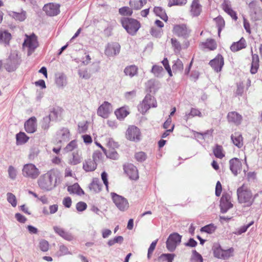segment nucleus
<instances>
[{"label": "nucleus", "instance_id": "33", "mask_svg": "<svg viewBox=\"0 0 262 262\" xmlns=\"http://www.w3.org/2000/svg\"><path fill=\"white\" fill-rule=\"evenodd\" d=\"M222 6L223 10L234 20H236L237 19V16L236 12L232 9L230 5H229L226 2H224Z\"/></svg>", "mask_w": 262, "mask_h": 262}, {"label": "nucleus", "instance_id": "9", "mask_svg": "<svg viewBox=\"0 0 262 262\" xmlns=\"http://www.w3.org/2000/svg\"><path fill=\"white\" fill-rule=\"evenodd\" d=\"M172 32L176 35L186 39L189 37L191 30L186 24H182L174 25Z\"/></svg>", "mask_w": 262, "mask_h": 262}, {"label": "nucleus", "instance_id": "18", "mask_svg": "<svg viewBox=\"0 0 262 262\" xmlns=\"http://www.w3.org/2000/svg\"><path fill=\"white\" fill-rule=\"evenodd\" d=\"M70 133L67 128H62L57 132L56 140L59 143L67 142L69 140Z\"/></svg>", "mask_w": 262, "mask_h": 262}, {"label": "nucleus", "instance_id": "54", "mask_svg": "<svg viewBox=\"0 0 262 262\" xmlns=\"http://www.w3.org/2000/svg\"><path fill=\"white\" fill-rule=\"evenodd\" d=\"M215 227L213 224H209L204 227H202L201 229V231L202 232H205L207 233L211 234L213 233L215 230Z\"/></svg>", "mask_w": 262, "mask_h": 262}, {"label": "nucleus", "instance_id": "16", "mask_svg": "<svg viewBox=\"0 0 262 262\" xmlns=\"http://www.w3.org/2000/svg\"><path fill=\"white\" fill-rule=\"evenodd\" d=\"M60 6L54 3H49L45 5L43 10L49 16H55L59 14Z\"/></svg>", "mask_w": 262, "mask_h": 262}, {"label": "nucleus", "instance_id": "14", "mask_svg": "<svg viewBox=\"0 0 262 262\" xmlns=\"http://www.w3.org/2000/svg\"><path fill=\"white\" fill-rule=\"evenodd\" d=\"M111 104L104 101L98 108L97 115L103 118H107L112 112Z\"/></svg>", "mask_w": 262, "mask_h": 262}, {"label": "nucleus", "instance_id": "12", "mask_svg": "<svg viewBox=\"0 0 262 262\" xmlns=\"http://www.w3.org/2000/svg\"><path fill=\"white\" fill-rule=\"evenodd\" d=\"M19 61L17 55L16 54H11L7 59L4 66L7 71L12 72L16 70Z\"/></svg>", "mask_w": 262, "mask_h": 262}, {"label": "nucleus", "instance_id": "42", "mask_svg": "<svg viewBox=\"0 0 262 262\" xmlns=\"http://www.w3.org/2000/svg\"><path fill=\"white\" fill-rule=\"evenodd\" d=\"M115 114L119 120H122L128 114V112L123 107L120 108L115 111Z\"/></svg>", "mask_w": 262, "mask_h": 262}, {"label": "nucleus", "instance_id": "58", "mask_svg": "<svg viewBox=\"0 0 262 262\" xmlns=\"http://www.w3.org/2000/svg\"><path fill=\"white\" fill-rule=\"evenodd\" d=\"M151 71L156 76L158 77L163 71V69L161 66L155 65L152 67Z\"/></svg>", "mask_w": 262, "mask_h": 262}, {"label": "nucleus", "instance_id": "51", "mask_svg": "<svg viewBox=\"0 0 262 262\" xmlns=\"http://www.w3.org/2000/svg\"><path fill=\"white\" fill-rule=\"evenodd\" d=\"M119 12L123 16H131L133 14V10L128 7H123L119 9Z\"/></svg>", "mask_w": 262, "mask_h": 262}, {"label": "nucleus", "instance_id": "20", "mask_svg": "<svg viewBox=\"0 0 262 262\" xmlns=\"http://www.w3.org/2000/svg\"><path fill=\"white\" fill-rule=\"evenodd\" d=\"M120 46L118 43H108L105 50V54L107 56H115L120 52Z\"/></svg>", "mask_w": 262, "mask_h": 262}, {"label": "nucleus", "instance_id": "56", "mask_svg": "<svg viewBox=\"0 0 262 262\" xmlns=\"http://www.w3.org/2000/svg\"><path fill=\"white\" fill-rule=\"evenodd\" d=\"M39 152L38 148L34 147L31 148L30 149V154L29 155V158L31 160H33L36 158Z\"/></svg>", "mask_w": 262, "mask_h": 262}, {"label": "nucleus", "instance_id": "17", "mask_svg": "<svg viewBox=\"0 0 262 262\" xmlns=\"http://www.w3.org/2000/svg\"><path fill=\"white\" fill-rule=\"evenodd\" d=\"M224 64V58L220 54H218L214 59H212L209 62L210 66L216 72L221 71Z\"/></svg>", "mask_w": 262, "mask_h": 262}, {"label": "nucleus", "instance_id": "64", "mask_svg": "<svg viewBox=\"0 0 262 262\" xmlns=\"http://www.w3.org/2000/svg\"><path fill=\"white\" fill-rule=\"evenodd\" d=\"M76 208L78 211L81 212L86 209L87 205L83 202H79L76 204Z\"/></svg>", "mask_w": 262, "mask_h": 262}, {"label": "nucleus", "instance_id": "5", "mask_svg": "<svg viewBox=\"0 0 262 262\" xmlns=\"http://www.w3.org/2000/svg\"><path fill=\"white\" fill-rule=\"evenodd\" d=\"M40 173L39 170L32 163L24 165L22 169V174L28 179H36Z\"/></svg>", "mask_w": 262, "mask_h": 262}, {"label": "nucleus", "instance_id": "13", "mask_svg": "<svg viewBox=\"0 0 262 262\" xmlns=\"http://www.w3.org/2000/svg\"><path fill=\"white\" fill-rule=\"evenodd\" d=\"M140 136V131L137 127L130 126L128 128L126 132V138L127 139L135 142H138L141 139Z\"/></svg>", "mask_w": 262, "mask_h": 262}, {"label": "nucleus", "instance_id": "57", "mask_svg": "<svg viewBox=\"0 0 262 262\" xmlns=\"http://www.w3.org/2000/svg\"><path fill=\"white\" fill-rule=\"evenodd\" d=\"M135 158L138 162H143L147 158L146 155L143 151H139L135 154Z\"/></svg>", "mask_w": 262, "mask_h": 262}, {"label": "nucleus", "instance_id": "3", "mask_svg": "<svg viewBox=\"0 0 262 262\" xmlns=\"http://www.w3.org/2000/svg\"><path fill=\"white\" fill-rule=\"evenodd\" d=\"M121 21L123 27L131 35H134L140 28V23L132 18L123 17Z\"/></svg>", "mask_w": 262, "mask_h": 262}, {"label": "nucleus", "instance_id": "10", "mask_svg": "<svg viewBox=\"0 0 262 262\" xmlns=\"http://www.w3.org/2000/svg\"><path fill=\"white\" fill-rule=\"evenodd\" d=\"M250 8V16L253 21L260 19L261 16L260 14L261 8L259 4L256 1H253L249 4Z\"/></svg>", "mask_w": 262, "mask_h": 262}, {"label": "nucleus", "instance_id": "50", "mask_svg": "<svg viewBox=\"0 0 262 262\" xmlns=\"http://www.w3.org/2000/svg\"><path fill=\"white\" fill-rule=\"evenodd\" d=\"M106 157L108 158L116 160L118 158L119 155L115 149H109L105 153Z\"/></svg>", "mask_w": 262, "mask_h": 262}, {"label": "nucleus", "instance_id": "22", "mask_svg": "<svg viewBox=\"0 0 262 262\" xmlns=\"http://www.w3.org/2000/svg\"><path fill=\"white\" fill-rule=\"evenodd\" d=\"M12 36L7 30L4 29H0V43L5 46L9 45L10 41Z\"/></svg>", "mask_w": 262, "mask_h": 262}, {"label": "nucleus", "instance_id": "25", "mask_svg": "<svg viewBox=\"0 0 262 262\" xmlns=\"http://www.w3.org/2000/svg\"><path fill=\"white\" fill-rule=\"evenodd\" d=\"M246 47V40L243 37H242L239 41L233 42L231 45L230 49L233 52H237L240 50L245 48Z\"/></svg>", "mask_w": 262, "mask_h": 262}, {"label": "nucleus", "instance_id": "11", "mask_svg": "<svg viewBox=\"0 0 262 262\" xmlns=\"http://www.w3.org/2000/svg\"><path fill=\"white\" fill-rule=\"evenodd\" d=\"M231 196L229 193H224L220 200V208L221 211L223 213H225L227 211L233 207V204L231 203Z\"/></svg>", "mask_w": 262, "mask_h": 262}, {"label": "nucleus", "instance_id": "6", "mask_svg": "<svg viewBox=\"0 0 262 262\" xmlns=\"http://www.w3.org/2000/svg\"><path fill=\"white\" fill-rule=\"evenodd\" d=\"M23 46L28 48V55H31L38 46L37 36L34 33L30 35H26Z\"/></svg>", "mask_w": 262, "mask_h": 262}, {"label": "nucleus", "instance_id": "8", "mask_svg": "<svg viewBox=\"0 0 262 262\" xmlns=\"http://www.w3.org/2000/svg\"><path fill=\"white\" fill-rule=\"evenodd\" d=\"M111 195L113 202L120 211H124L128 208L129 204L126 199L114 192L111 193Z\"/></svg>", "mask_w": 262, "mask_h": 262}, {"label": "nucleus", "instance_id": "30", "mask_svg": "<svg viewBox=\"0 0 262 262\" xmlns=\"http://www.w3.org/2000/svg\"><path fill=\"white\" fill-rule=\"evenodd\" d=\"M82 159L81 153L78 151H74L72 154V158L69 160V163L72 165H76L79 164Z\"/></svg>", "mask_w": 262, "mask_h": 262}, {"label": "nucleus", "instance_id": "29", "mask_svg": "<svg viewBox=\"0 0 262 262\" xmlns=\"http://www.w3.org/2000/svg\"><path fill=\"white\" fill-rule=\"evenodd\" d=\"M201 12V6L199 0H193L191 5V13L193 16H199Z\"/></svg>", "mask_w": 262, "mask_h": 262}, {"label": "nucleus", "instance_id": "15", "mask_svg": "<svg viewBox=\"0 0 262 262\" xmlns=\"http://www.w3.org/2000/svg\"><path fill=\"white\" fill-rule=\"evenodd\" d=\"M124 170L130 179L137 180L139 178L138 169L132 164L127 163L124 164Z\"/></svg>", "mask_w": 262, "mask_h": 262}, {"label": "nucleus", "instance_id": "46", "mask_svg": "<svg viewBox=\"0 0 262 262\" xmlns=\"http://www.w3.org/2000/svg\"><path fill=\"white\" fill-rule=\"evenodd\" d=\"M190 260L191 262H203L202 255L195 250L192 251Z\"/></svg>", "mask_w": 262, "mask_h": 262}, {"label": "nucleus", "instance_id": "60", "mask_svg": "<svg viewBox=\"0 0 262 262\" xmlns=\"http://www.w3.org/2000/svg\"><path fill=\"white\" fill-rule=\"evenodd\" d=\"M77 146V141L76 140H72L67 145L64 150L67 152L71 151L76 148Z\"/></svg>", "mask_w": 262, "mask_h": 262}, {"label": "nucleus", "instance_id": "4", "mask_svg": "<svg viewBox=\"0 0 262 262\" xmlns=\"http://www.w3.org/2000/svg\"><path fill=\"white\" fill-rule=\"evenodd\" d=\"M157 101L150 94L146 95L142 103L138 105V110L142 114H145L150 107H156Z\"/></svg>", "mask_w": 262, "mask_h": 262}, {"label": "nucleus", "instance_id": "59", "mask_svg": "<svg viewBox=\"0 0 262 262\" xmlns=\"http://www.w3.org/2000/svg\"><path fill=\"white\" fill-rule=\"evenodd\" d=\"M205 46L210 50H213L216 48V44L213 39H207L205 42Z\"/></svg>", "mask_w": 262, "mask_h": 262}, {"label": "nucleus", "instance_id": "52", "mask_svg": "<svg viewBox=\"0 0 262 262\" xmlns=\"http://www.w3.org/2000/svg\"><path fill=\"white\" fill-rule=\"evenodd\" d=\"M7 199L8 202L11 204L13 207H16L17 201L15 196L11 192L7 193Z\"/></svg>", "mask_w": 262, "mask_h": 262}, {"label": "nucleus", "instance_id": "53", "mask_svg": "<svg viewBox=\"0 0 262 262\" xmlns=\"http://www.w3.org/2000/svg\"><path fill=\"white\" fill-rule=\"evenodd\" d=\"M56 83L59 87L64 86L67 84L66 76L63 75H60L57 78Z\"/></svg>", "mask_w": 262, "mask_h": 262}, {"label": "nucleus", "instance_id": "37", "mask_svg": "<svg viewBox=\"0 0 262 262\" xmlns=\"http://www.w3.org/2000/svg\"><path fill=\"white\" fill-rule=\"evenodd\" d=\"M62 112V110L60 107H57L53 108L52 111L50 112L49 116L51 118L52 121H55L61 116Z\"/></svg>", "mask_w": 262, "mask_h": 262}, {"label": "nucleus", "instance_id": "23", "mask_svg": "<svg viewBox=\"0 0 262 262\" xmlns=\"http://www.w3.org/2000/svg\"><path fill=\"white\" fill-rule=\"evenodd\" d=\"M53 229L56 233L64 239L68 241H71L73 240V236L72 234L69 232H67L63 228L56 226L53 227Z\"/></svg>", "mask_w": 262, "mask_h": 262}, {"label": "nucleus", "instance_id": "48", "mask_svg": "<svg viewBox=\"0 0 262 262\" xmlns=\"http://www.w3.org/2000/svg\"><path fill=\"white\" fill-rule=\"evenodd\" d=\"M78 75L80 77L84 79H89L91 77V74L88 72L87 68L81 69L78 71Z\"/></svg>", "mask_w": 262, "mask_h": 262}, {"label": "nucleus", "instance_id": "34", "mask_svg": "<svg viewBox=\"0 0 262 262\" xmlns=\"http://www.w3.org/2000/svg\"><path fill=\"white\" fill-rule=\"evenodd\" d=\"M146 3V0H130V6L135 10H139Z\"/></svg>", "mask_w": 262, "mask_h": 262}, {"label": "nucleus", "instance_id": "43", "mask_svg": "<svg viewBox=\"0 0 262 262\" xmlns=\"http://www.w3.org/2000/svg\"><path fill=\"white\" fill-rule=\"evenodd\" d=\"M214 20H215L216 26L217 27L218 34H219V36H220L222 29L225 26V21H224V19L222 17H220V16H218V17H216L215 18H214Z\"/></svg>", "mask_w": 262, "mask_h": 262}, {"label": "nucleus", "instance_id": "31", "mask_svg": "<svg viewBox=\"0 0 262 262\" xmlns=\"http://www.w3.org/2000/svg\"><path fill=\"white\" fill-rule=\"evenodd\" d=\"M259 67V57L256 54H252V61L251 67V73L253 74H255Z\"/></svg>", "mask_w": 262, "mask_h": 262}, {"label": "nucleus", "instance_id": "26", "mask_svg": "<svg viewBox=\"0 0 262 262\" xmlns=\"http://www.w3.org/2000/svg\"><path fill=\"white\" fill-rule=\"evenodd\" d=\"M97 165L92 160L88 159L83 163V169L86 172L93 171L96 169Z\"/></svg>", "mask_w": 262, "mask_h": 262}, {"label": "nucleus", "instance_id": "1", "mask_svg": "<svg viewBox=\"0 0 262 262\" xmlns=\"http://www.w3.org/2000/svg\"><path fill=\"white\" fill-rule=\"evenodd\" d=\"M237 195L238 201L241 204H245L246 207L251 206L253 203L252 193L250 189L245 185L237 188Z\"/></svg>", "mask_w": 262, "mask_h": 262}, {"label": "nucleus", "instance_id": "61", "mask_svg": "<svg viewBox=\"0 0 262 262\" xmlns=\"http://www.w3.org/2000/svg\"><path fill=\"white\" fill-rule=\"evenodd\" d=\"M187 0H169L168 6L171 7L174 5H183L186 4Z\"/></svg>", "mask_w": 262, "mask_h": 262}, {"label": "nucleus", "instance_id": "7", "mask_svg": "<svg viewBox=\"0 0 262 262\" xmlns=\"http://www.w3.org/2000/svg\"><path fill=\"white\" fill-rule=\"evenodd\" d=\"M182 239V236L178 233H173L170 234L166 243V248L170 252H173L175 250L176 247L179 245Z\"/></svg>", "mask_w": 262, "mask_h": 262}, {"label": "nucleus", "instance_id": "41", "mask_svg": "<svg viewBox=\"0 0 262 262\" xmlns=\"http://www.w3.org/2000/svg\"><path fill=\"white\" fill-rule=\"evenodd\" d=\"M10 15L15 19L20 21L24 20L26 18V12L25 11H21L20 13L11 12Z\"/></svg>", "mask_w": 262, "mask_h": 262}, {"label": "nucleus", "instance_id": "27", "mask_svg": "<svg viewBox=\"0 0 262 262\" xmlns=\"http://www.w3.org/2000/svg\"><path fill=\"white\" fill-rule=\"evenodd\" d=\"M233 143L237 147L241 148L243 145V137L239 133H234L231 136Z\"/></svg>", "mask_w": 262, "mask_h": 262}, {"label": "nucleus", "instance_id": "44", "mask_svg": "<svg viewBox=\"0 0 262 262\" xmlns=\"http://www.w3.org/2000/svg\"><path fill=\"white\" fill-rule=\"evenodd\" d=\"M212 250L213 255L215 257L220 259L221 257V254L223 253V249H222L221 246L219 244H214L212 247Z\"/></svg>", "mask_w": 262, "mask_h": 262}, {"label": "nucleus", "instance_id": "63", "mask_svg": "<svg viewBox=\"0 0 262 262\" xmlns=\"http://www.w3.org/2000/svg\"><path fill=\"white\" fill-rule=\"evenodd\" d=\"M78 132L79 133H85L88 129V125L86 122H81L78 123Z\"/></svg>", "mask_w": 262, "mask_h": 262}, {"label": "nucleus", "instance_id": "19", "mask_svg": "<svg viewBox=\"0 0 262 262\" xmlns=\"http://www.w3.org/2000/svg\"><path fill=\"white\" fill-rule=\"evenodd\" d=\"M227 118L228 121L229 123L233 124L236 126L241 124L243 120V117L242 115L234 111L229 112Z\"/></svg>", "mask_w": 262, "mask_h": 262}, {"label": "nucleus", "instance_id": "28", "mask_svg": "<svg viewBox=\"0 0 262 262\" xmlns=\"http://www.w3.org/2000/svg\"><path fill=\"white\" fill-rule=\"evenodd\" d=\"M68 191L71 194H76L79 195L84 194V191L81 188L78 183H75L68 187Z\"/></svg>", "mask_w": 262, "mask_h": 262}, {"label": "nucleus", "instance_id": "38", "mask_svg": "<svg viewBox=\"0 0 262 262\" xmlns=\"http://www.w3.org/2000/svg\"><path fill=\"white\" fill-rule=\"evenodd\" d=\"M171 43L174 53L177 54H180L182 48L180 41L176 38H172L171 39Z\"/></svg>", "mask_w": 262, "mask_h": 262}, {"label": "nucleus", "instance_id": "40", "mask_svg": "<svg viewBox=\"0 0 262 262\" xmlns=\"http://www.w3.org/2000/svg\"><path fill=\"white\" fill-rule=\"evenodd\" d=\"M17 144H22L26 143L29 140V137L23 132H20L16 136Z\"/></svg>", "mask_w": 262, "mask_h": 262}, {"label": "nucleus", "instance_id": "2", "mask_svg": "<svg viewBox=\"0 0 262 262\" xmlns=\"http://www.w3.org/2000/svg\"><path fill=\"white\" fill-rule=\"evenodd\" d=\"M55 175L52 171L41 175L38 180V184L40 189L45 191H50L55 186L56 181L54 182Z\"/></svg>", "mask_w": 262, "mask_h": 262}, {"label": "nucleus", "instance_id": "47", "mask_svg": "<svg viewBox=\"0 0 262 262\" xmlns=\"http://www.w3.org/2000/svg\"><path fill=\"white\" fill-rule=\"evenodd\" d=\"M233 249L232 248H229L227 250H223V253L221 254V257L220 259L226 260L228 259L229 257L232 256V253L233 252Z\"/></svg>", "mask_w": 262, "mask_h": 262}, {"label": "nucleus", "instance_id": "35", "mask_svg": "<svg viewBox=\"0 0 262 262\" xmlns=\"http://www.w3.org/2000/svg\"><path fill=\"white\" fill-rule=\"evenodd\" d=\"M154 12L155 14L159 16L162 19L165 21H167L168 20V16L165 10L160 7H156L154 9Z\"/></svg>", "mask_w": 262, "mask_h": 262}, {"label": "nucleus", "instance_id": "39", "mask_svg": "<svg viewBox=\"0 0 262 262\" xmlns=\"http://www.w3.org/2000/svg\"><path fill=\"white\" fill-rule=\"evenodd\" d=\"M89 188L91 190L93 191L94 192H98L101 189V185L98 179H95L90 184Z\"/></svg>", "mask_w": 262, "mask_h": 262}, {"label": "nucleus", "instance_id": "62", "mask_svg": "<svg viewBox=\"0 0 262 262\" xmlns=\"http://www.w3.org/2000/svg\"><path fill=\"white\" fill-rule=\"evenodd\" d=\"M49 243L45 239H42L39 242V248L43 252H46L49 250Z\"/></svg>", "mask_w": 262, "mask_h": 262}, {"label": "nucleus", "instance_id": "49", "mask_svg": "<svg viewBox=\"0 0 262 262\" xmlns=\"http://www.w3.org/2000/svg\"><path fill=\"white\" fill-rule=\"evenodd\" d=\"M173 70L176 72L181 71L183 69V64L182 61L179 59H177L176 61H174V63L172 66Z\"/></svg>", "mask_w": 262, "mask_h": 262}, {"label": "nucleus", "instance_id": "45", "mask_svg": "<svg viewBox=\"0 0 262 262\" xmlns=\"http://www.w3.org/2000/svg\"><path fill=\"white\" fill-rule=\"evenodd\" d=\"M213 154L216 158L219 159H222L225 156L223 153L222 146L217 144L213 149Z\"/></svg>", "mask_w": 262, "mask_h": 262}, {"label": "nucleus", "instance_id": "55", "mask_svg": "<svg viewBox=\"0 0 262 262\" xmlns=\"http://www.w3.org/2000/svg\"><path fill=\"white\" fill-rule=\"evenodd\" d=\"M9 177L11 180H15L17 176L16 169L12 165L9 166L8 169Z\"/></svg>", "mask_w": 262, "mask_h": 262}, {"label": "nucleus", "instance_id": "32", "mask_svg": "<svg viewBox=\"0 0 262 262\" xmlns=\"http://www.w3.org/2000/svg\"><path fill=\"white\" fill-rule=\"evenodd\" d=\"M138 68L135 65H130L126 67L124 70V73L126 76L133 77L137 74Z\"/></svg>", "mask_w": 262, "mask_h": 262}, {"label": "nucleus", "instance_id": "36", "mask_svg": "<svg viewBox=\"0 0 262 262\" xmlns=\"http://www.w3.org/2000/svg\"><path fill=\"white\" fill-rule=\"evenodd\" d=\"M195 116L201 117H202V115L199 110L195 108H192L189 113H185V115L184 116V119L187 121L190 118Z\"/></svg>", "mask_w": 262, "mask_h": 262}, {"label": "nucleus", "instance_id": "21", "mask_svg": "<svg viewBox=\"0 0 262 262\" xmlns=\"http://www.w3.org/2000/svg\"><path fill=\"white\" fill-rule=\"evenodd\" d=\"M230 169L235 176H237L242 168V163L240 160L236 158H233L229 161Z\"/></svg>", "mask_w": 262, "mask_h": 262}, {"label": "nucleus", "instance_id": "24", "mask_svg": "<svg viewBox=\"0 0 262 262\" xmlns=\"http://www.w3.org/2000/svg\"><path fill=\"white\" fill-rule=\"evenodd\" d=\"M37 128L36 119L35 117H31L25 123V128L28 133H34Z\"/></svg>", "mask_w": 262, "mask_h": 262}]
</instances>
